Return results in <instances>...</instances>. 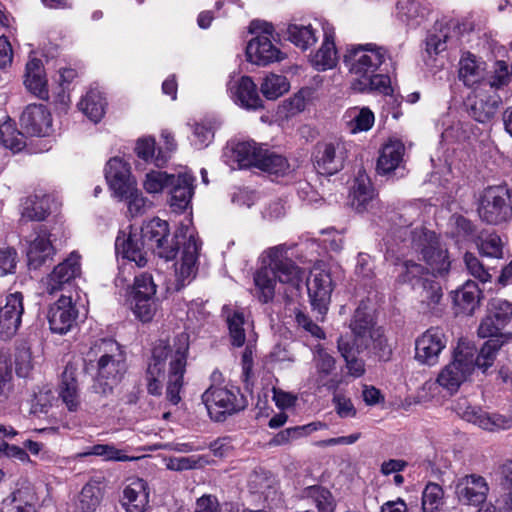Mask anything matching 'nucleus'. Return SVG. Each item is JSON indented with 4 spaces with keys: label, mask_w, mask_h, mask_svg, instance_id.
Wrapping results in <instances>:
<instances>
[{
    "label": "nucleus",
    "mask_w": 512,
    "mask_h": 512,
    "mask_svg": "<svg viewBox=\"0 0 512 512\" xmlns=\"http://www.w3.org/2000/svg\"><path fill=\"white\" fill-rule=\"evenodd\" d=\"M406 226L401 230V234L405 235L403 239V249H407L406 255L416 256L425 263V267L412 259L404 260L398 264L397 282L401 284H409L416 289L422 284L428 275L444 276L451 266L447 248H445L438 235L424 226L410 228L412 222L404 220Z\"/></svg>",
    "instance_id": "obj_1"
},
{
    "label": "nucleus",
    "mask_w": 512,
    "mask_h": 512,
    "mask_svg": "<svg viewBox=\"0 0 512 512\" xmlns=\"http://www.w3.org/2000/svg\"><path fill=\"white\" fill-rule=\"evenodd\" d=\"M139 234L145 246L166 261L175 258L179 249V239L185 240L181 257L175 263L173 289L179 291L194 279L197 272L200 243L192 228L188 225H181L174 237H170L168 223L154 218L143 225Z\"/></svg>",
    "instance_id": "obj_2"
},
{
    "label": "nucleus",
    "mask_w": 512,
    "mask_h": 512,
    "mask_svg": "<svg viewBox=\"0 0 512 512\" xmlns=\"http://www.w3.org/2000/svg\"><path fill=\"white\" fill-rule=\"evenodd\" d=\"M188 350L189 335L186 333L176 335L172 343L159 340L155 344L145 374L149 394L156 396L162 394L166 362L169 360L166 396L172 404L176 405L179 403Z\"/></svg>",
    "instance_id": "obj_3"
},
{
    "label": "nucleus",
    "mask_w": 512,
    "mask_h": 512,
    "mask_svg": "<svg viewBox=\"0 0 512 512\" xmlns=\"http://www.w3.org/2000/svg\"><path fill=\"white\" fill-rule=\"evenodd\" d=\"M352 338L341 336L338 350L345 360L348 374L358 378L365 373V363L361 354L375 355L380 359L388 358L390 350L380 327H376L366 305L361 304L355 310L350 323Z\"/></svg>",
    "instance_id": "obj_4"
},
{
    "label": "nucleus",
    "mask_w": 512,
    "mask_h": 512,
    "mask_svg": "<svg viewBox=\"0 0 512 512\" xmlns=\"http://www.w3.org/2000/svg\"><path fill=\"white\" fill-rule=\"evenodd\" d=\"M388 57L387 49L375 43L348 47L343 61L352 76L351 88L360 93L379 91L387 94L390 79L378 70Z\"/></svg>",
    "instance_id": "obj_5"
},
{
    "label": "nucleus",
    "mask_w": 512,
    "mask_h": 512,
    "mask_svg": "<svg viewBox=\"0 0 512 512\" xmlns=\"http://www.w3.org/2000/svg\"><path fill=\"white\" fill-rule=\"evenodd\" d=\"M498 351L497 343L485 342L478 351L469 341H459L451 362L438 374V384L450 392H456L472 376L476 368L485 373L493 366Z\"/></svg>",
    "instance_id": "obj_6"
},
{
    "label": "nucleus",
    "mask_w": 512,
    "mask_h": 512,
    "mask_svg": "<svg viewBox=\"0 0 512 512\" xmlns=\"http://www.w3.org/2000/svg\"><path fill=\"white\" fill-rule=\"evenodd\" d=\"M266 255L267 264L254 276L260 299L265 303L273 298L277 281L298 289L304 277V272L288 257V248L285 245L268 249Z\"/></svg>",
    "instance_id": "obj_7"
},
{
    "label": "nucleus",
    "mask_w": 512,
    "mask_h": 512,
    "mask_svg": "<svg viewBox=\"0 0 512 512\" xmlns=\"http://www.w3.org/2000/svg\"><path fill=\"white\" fill-rule=\"evenodd\" d=\"M85 362H97V383L94 390L107 394L112 391L126 372L125 354L120 345L112 339H101L90 347Z\"/></svg>",
    "instance_id": "obj_8"
},
{
    "label": "nucleus",
    "mask_w": 512,
    "mask_h": 512,
    "mask_svg": "<svg viewBox=\"0 0 512 512\" xmlns=\"http://www.w3.org/2000/svg\"><path fill=\"white\" fill-rule=\"evenodd\" d=\"M249 32L254 36L246 47L248 61L259 66H267L285 59L286 54L273 43L275 29L271 23L253 20L249 25Z\"/></svg>",
    "instance_id": "obj_9"
},
{
    "label": "nucleus",
    "mask_w": 512,
    "mask_h": 512,
    "mask_svg": "<svg viewBox=\"0 0 512 512\" xmlns=\"http://www.w3.org/2000/svg\"><path fill=\"white\" fill-rule=\"evenodd\" d=\"M210 418L220 422L246 406L244 396L235 386H218L212 384L202 395Z\"/></svg>",
    "instance_id": "obj_10"
},
{
    "label": "nucleus",
    "mask_w": 512,
    "mask_h": 512,
    "mask_svg": "<svg viewBox=\"0 0 512 512\" xmlns=\"http://www.w3.org/2000/svg\"><path fill=\"white\" fill-rule=\"evenodd\" d=\"M512 320V302L505 299H492L487 308V314L478 327V335L481 338H489L486 342L499 344V349L506 343L511 334L503 330Z\"/></svg>",
    "instance_id": "obj_11"
},
{
    "label": "nucleus",
    "mask_w": 512,
    "mask_h": 512,
    "mask_svg": "<svg viewBox=\"0 0 512 512\" xmlns=\"http://www.w3.org/2000/svg\"><path fill=\"white\" fill-rule=\"evenodd\" d=\"M478 214L488 224H502L512 219V189L493 186L480 197Z\"/></svg>",
    "instance_id": "obj_12"
},
{
    "label": "nucleus",
    "mask_w": 512,
    "mask_h": 512,
    "mask_svg": "<svg viewBox=\"0 0 512 512\" xmlns=\"http://www.w3.org/2000/svg\"><path fill=\"white\" fill-rule=\"evenodd\" d=\"M307 289L311 305L323 320L328 311L331 293L333 290L332 279L329 271L322 264L315 265L307 281Z\"/></svg>",
    "instance_id": "obj_13"
},
{
    "label": "nucleus",
    "mask_w": 512,
    "mask_h": 512,
    "mask_svg": "<svg viewBox=\"0 0 512 512\" xmlns=\"http://www.w3.org/2000/svg\"><path fill=\"white\" fill-rule=\"evenodd\" d=\"M448 338L440 328H430L415 341V359L424 365L438 363L439 356L446 348Z\"/></svg>",
    "instance_id": "obj_14"
},
{
    "label": "nucleus",
    "mask_w": 512,
    "mask_h": 512,
    "mask_svg": "<svg viewBox=\"0 0 512 512\" xmlns=\"http://www.w3.org/2000/svg\"><path fill=\"white\" fill-rule=\"evenodd\" d=\"M24 313L23 295L14 292L6 296L4 305L0 306V338L11 339L16 335Z\"/></svg>",
    "instance_id": "obj_15"
},
{
    "label": "nucleus",
    "mask_w": 512,
    "mask_h": 512,
    "mask_svg": "<svg viewBox=\"0 0 512 512\" xmlns=\"http://www.w3.org/2000/svg\"><path fill=\"white\" fill-rule=\"evenodd\" d=\"M227 91L231 99L242 108L257 110L263 106L257 87L249 76L231 75Z\"/></svg>",
    "instance_id": "obj_16"
},
{
    "label": "nucleus",
    "mask_w": 512,
    "mask_h": 512,
    "mask_svg": "<svg viewBox=\"0 0 512 512\" xmlns=\"http://www.w3.org/2000/svg\"><path fill=\"white\" fill-rule=\"evenodd\" d=\"M345 147L340 141L319 143L314 154L315 168L319 174L333 175L343 168Z\"/></svg>",
    "instance_id": "obj_17"
},
{
    "label": "nucleus",
    "mask_w": 512,
    "mask_h": 512,
    "mask_svg": "<svg viewBox=\"0 0 512 512\" xmlns=\"http://www.w3.org/2000/svg\"><path fill=\"white\" fill-rule=\"evenodd\" d=\"M78 310L71 297L61 296L49 307L47 319L50 330L56 334H66L75 326Z\"/></svg>",
    "instance_id": "obj_18"
},
{
    "label": "nucleus",
    "mask_w": 512,
    "mask_h": 512,
    "mask_svg": "<svg viewBox=\"0 0 512 512\" xmlns=\"http://www.w3.org/2000/svg\"><path fill=\"white\" fill-rule=\"evenodd\" d=\"M20 125L31 136H48L52 131V116L43 104H30L20 117Z\"/></svg>",
    "instance_id": "obj_19"
},
{
    "label": "nucleus",
    "mask_w": 512,
    "mask_h": 512,
    "mask_svg": "<svg viewBox=\"0 0 512 512\" xmlns=\"http://www.w3.org/2000/svg\"><path fill=\"white\" fill-rule=\"evenodd\" d=\"M489 490L487 480L478 474H469L459 478L455 487L459 501L474 506L486 501Z\"/></svg>",
    "instance_id": "obj_20"
},
{
    "label": "nucleus",
    "mask_w": 512,
    "mask_h": 512,
    "mask_svg": "<svg viewBox=\"0 0 512 512\" xmlns=\"http://www.w3.org/2000/svg\"><path fill=\"white\" fill-rule=\"evenodd\" d=\"M80 255L72 252L61 263H59L46 278L45 286L49 294H54L65 285L70 284L72 280L81 274Z\"/></svg>",
    "instance_id": "obj_21"
},
{
    "label": "nucleus",
    "mask_w": 512,
    "mask_h": 512,
    "mask_svg": "<svg viewBox=\"0 0 512 512\" xmlns=\"http://www.w3.org/2000/svg\"><path fill=\"white\" fill-rule=\"evenodd\" d=\"M264 149L255 141L248 140L236 143L224 152L225 162L232 169L257 167Z\"/></svg>",
    "instance_id": "obj_22"
},
{
    "label": "nucleus",
    "mask_w": 512,
    "mask_h": 512,
    "mask_svg": "<svg viewBox=\"0 0 512 512\" xmlns=\"http://www.w3.org/2000/svg\"><path fill=\"white\" fill-rule=\"evenodd\" d=\"M105 178L113 194H127L133 186L137 185L131 174L130 166L123 159L114 157L110 159L105 168Z\"/></svg>",
    "instance_id": "obj_23"
},
{
    "label": "nucleus",
    "mask_w": 512,
    "mask_h": 512,
    "mask_svg": "<svg viewBox=\"0 0 512 512\" xmlns=\"http://www.w3.org/2000/svg\"><path fill=\"white\" fill-rule=\"evenodd\" d=\"M80 374L79 364L69 362L61 376L59 397L70 412L78 411L81 406L78 381Z\"/></svg>",
    "instance_id": "obj_24"
},
{
    "label": "nucleus",
    "mask_w": 512,
    "mask_h": 512,
    "mask_svg": "<svg viewBox=\"0 0 512 512\" xmlns=\"http://www.w3.org/2000/svg\"><path fill=\"white\" fill-rule=\"evenodd\" d=\"M145 244L136 230L130 229L121 231L115 241V250L118 256L134 262L138 267H143L147 263Z\"/></svg>",
    "instance_id": "obj_25"
},
{
    "label": "nucleus",
    "mask_w": 512,
    "mask_h": 512,
    "mask_svg": "<svg viewBox=\"0 0 512 512\" xmlns=\"http://www.w3.org/2000/svg\"><path fill=\"white\" fill-rule=\"evenodd\" d=\"M457 24L453 20L437 21L426 40V52L438 55L457 42Z\"/></svg>",
    "instance_id": "obj_26"
},
{
    "label": "nucleus",
    "mask_w": 512,
    "mask_h": 512,
    "mask_svg": "<svg viewBox=\"0 0 512 512\" xmlns=\"http://www.w3.org/2000/svg\"><path fill=\"white\" fill-rule=\"evenodd\" d=\"M195 178L188 172L183 171L173 174V181L169 182L170 206L176 212L184 211L190 204L194 194Z\"/></svg>",
    "instance_id": "obj_27"
},
{
    "label": "nucleus",
    "mask_w": 512,
    "mask_h": 512,
    "mask_svg": "<svg viewBox=\"0 0 512 512\" xmlns=\"http://www.w3.org/2000/svg\"><path fill=\"white\" fill-rule=\"evenodd\" d=\"M149 503V487L141 478L129 479L124 486L121 504L126 512H144Z\"/></svg>",
    "instance_id": "obj_28"
},
{
    "label": "nucleus",
    "mask_w": 512,
    "mask_h": 512,
    "mask_svg": "<svg viewBox=\"0 0 512 512\" xmlns=\"http://www.w3.org/2000/svg\"><path fill=\"white\" fill-rule=\"evenodd\" d=\"M55 249L52 245L51 234L47 229L41 227L33 239L29 242L27 249L28 266L30 269H38L46 261L52 259Z\"/></svg>",
    "instance_id": "obj_29"
},
{
    "label": "nucleus",
    "mask_w": 512,
    "mask_h": 512,
    "mask_svg": "<svg viewBox=\"0 0 512 512\" xmlns=\"http://www.w3.org/2000/svg\"><path fill=\"white\" fill-rule=\"evenodd\" d=\"M405 146L401 140L389 139L381 148L376 169L381 175H387L400 168L404 163Z\"/></svg>",
    "instance_id": "obj_30"
},
{
    "label": "nucleus",
    "mask_w": 512,
    "mask_h": 512,
    "mask_svg": "<svg viewBox=\"0 0 512 512\" xmlns=\"http://www.w3.org/2000/svg\"><path fill=\"white\" fill-rule=\"evenodd\" d=\"M24 85L30 93L39 99L47 100L49 98L47 79L40 59L32 57L26 63Z\"/></svg>",
    "instance_id": "obj_31"
},
{
    "label": "nucleus",
    "mask_w": 512,
    "mask_h": 512,
    "mask_svg": "<svg viewBox=\"0 0 512 512\" xmlns=\"http://www.w3.org/2000/svg\"><path fill=\"white\" fill-rule=\"evenodd\" d=\"M335 359L321 345H316L313 350V365L315 368L314 380L318 387L335 388L336 384L328 380V376L335 369Z\"/></svg>",
    "instance_id": "obj_32"
},
{
    "label": "nucleus",
    "mask_w": 512,
    "mask_h": 512,
    "mask_svg": "<svg viewBox=\"0 0 512 512\" xmlns=\"http://www.w3.org/2000/svg\"><path fill=\"white\" fill-rule=\"evenodd\" d=\"M375 197V192L370 179L365 174H359L350 193V204L357 212L369 209Z\"/></svg>",
    "instance_id": "obj_33"
},
{
    "label": "nucleus",
    "mask_w": 512,
    "mask_h": 512,
    "mask_svg": "<svg viewBox=\"0 0 512 512\" xmlns=\"http://www.w3.org/2000/svg\"><path fill=\"white\" fill-rule=\"evenodd\" d=\"M428 13L426 0H398L397 17L408 26H419Z\"/></svg>",
    "instance_id": "obj_34"
},
{
    "label": "nucleus",
    "mask_w": 512,
    "mask_h": 512,
    "mask_svg": "<svg viewBox=\"0 0 512 512\" xmlns=\"http://www.w3.org/2000/svg\"><path fill=\"white\" fill-rule=\"evenodd\" d=\"M248 486L252 493L259 494L268 504L277 499L278 485L275 477L265 471H254L248 480Z\"/></svg>",
    "instance_id": "obj_35"
},
{
    "label": "nucleus",
    "mask_w": 512,
    "mask_h": 512,
    "mask_svg": "<svg viewBox=\"0 0 512 512\" xmlns=\"http://www.w3.org/2000/svg\"><path fill=\"white\" fill-rule=\"evenodd\" d=\"M337 60L338 57L333 35L325 28L322 45L311 57L310 61L317 70L325 71L335 67Z\"/></svg>",
    "instance_id": "obj_36"
},
{
    "label": "nucleus",
    "mask_w": 512,
    "mask_h": 512,
    "mask_svg": "<svg viewBox=\"0 0 512 512\" xmlns=\"http://www.w3.org/2000/svg\"><path fill=\"white\" fill-rule=\"evenodd\" d=\"M135 153L139 159L156 167H163L169 160V155L162 149H156V141L151 136H144L136 141Z\"/></svg>",
    "instance_id": "obj_37"
},
{
    "label": "nucleus",
    "mask_w": 512,
    "mask_h": 512,
    "mask_svg": "<svg viewBox=\"0 0 512 512\" xmlns=\"http://www.w3.org/2000/svg\"><path fill=\"white\" fill-rule=\"evenodd\" d=\"M223 313L226 316L232 344L237 347L242 346L246 340V329L251 326L250 323L245 319L243 311L224 306Z\"/></svg>",
    "instance_id": "obj_38"
},
{
    "label": "nucleus",
    "mask_w": 512,
    "mask_h": 512,
    "mask_svg": "<svg viewBox=\"0 0 512 512\" xmlns=\"http://www.w3.org/2000/svg\"><path fill=\"white\" fill-rule=\"evenodd\" d=\"M287 39L301 50H307L317 42L316 30L311 24L289 23Z\"/></svg>",
    "instance_id": "obj_39"
},
{
    "label": "nucleus",
    "mask_w": 512,
    "mask_h": 512,
    "mask_svg": "<svg viewBox=\"0 0 512 512\" xmlns=\"http://www.w3.org/2000/svg\"><path fill=\"white\" fill-rule=\"evenodd\" d=\"M78 107L92 122L97 123L105 114L106 101L98 89H91L81 99Z\"/></svg>",
    "instance_id": "obj_40"
},
{
    "label": "nucleus",
    "mask_w": 512,
    "mask_h": 512,
    "mask_svg": "<svg viewBox=\"0 0 512 512\" xmlns=\"http://www.w3.org/2000/svg\"><path fill=\"white\" fill-rule=\"evenodd\" d=\"M479 288L473 281H467L460 289L453 294V302L459 312L470 314L477 307L479 302Z\"/></svg>",
    "instance_id": "obj_41"
},
{
    "label": "nucleus",
    "mask_w": 512,
    "mask_h": 512,
    "mask_svg": "<svg viewBox=\"0 0 512 512\" xmlns=\"http://www.w3.org/2000/svg\"><path fill=\"white\" fill-rule=\"evenodd\" d=\"M257 168L274 176L276 179L288 176L292 169L287 159L275 152L264 150Z\"/></svg>",
    "instance_id": "obj_42"
},
{
    "label": "nucleus",
    "mask_w": 512,
    "mask_h": 512,
    "mask_svg": "<svg viewBox=\"0 0 512 512\" xmlns=\"http://www.w3.org/2000/svg\"><path fill=\"white\" fill-rule=\"evenodd\" d=\"M483 63L476 60L475 56L467 54L459 62V78L468 87H473L484 78Z\"/></svg>",
    "instance_id": "obj_43"
},
{
    "label": "nucleus",
    "mask_w": 512,
    "mask_h": 512,
    "mask_svg": "<svg viewBox=\"0 0 512 512\" xmlns=\"http://www.w3.org/2000/svg\"><path fill=\"white\" fill-rule=\"evenodd\" d=\"M345 123L352 134L368 131L374 124V114L368 108L353 107L344 115Z\"/></svg>",
    "instance_id": "obj_44"
},
{
    "label": "nucleus",
    "mask_w": 512,
    "mask_h": 512,
    "mask_svg": "<svg viewBox=\"0 0 512 512\" xmlns=\"http://www.w3.org/2000/svg\"><path fill=\"white\" fill-rule=\"evenodd\" d=\"M50 197L49 196H33L28 198L22 210V219L41 221L46 218L50 210Z\"/></svg>",
    "instance_id": "obj_45"
},
{
    "label": "nucleus",
    "mask_w": 512,
    "mask_h": 512,
    "mask_svg": "<svg viewBox=\"0 0 512 512\" xmlns=\"http://www.w3.org/2000/svg\"><path fill=\"white\" fill-rule=\"evenodd\" d=\"M102 498L101 488L97 483H87L81 490L76 502V512H94Z\"/></svg>",
    "instance_id": "obj_46"
},
{
    "label": "nucleus",
    "mask_w": 512,
    "mask_h": 512,
    "mask_svg": "<svg viewBox=\"0 0 512 512\" xmlns=\"http://www.w3.org/2000/svg\"><path fill=\"white\" fill-rule=\"evenodd\" d=\"M2 512H36L33 494L18 490L3 502Z\"/></svg>",
    "instance_id": "obj_47"
},
{
    "label": "nucleus",
    "mask_w": 512,
    "mask_h": 512,
    "mask_svg": "<svg viewBox=\"0 0 512 512\" xmlns=\"http://www.w3.org/2000/svg\"><path fill=\"white\" fill-rule=\"evenodd\" d=\"M289 88L290 84L285 76L271 73L264 78L260 89L267 99L275 100L286 93Z\"/></svg>",
    "instance_id": "obj_48"
},
{
    "label": "nucleus",
    "mask_w": 512,
    "mask_h": 512,
    "mask_svg": "<svg viewBox=\"0 0 512 512\" xmlns=\"http://www.w3.org/2000/svg\"><path fill=\"white\" fill-rule=\"evenodd\" d=\"M0 142L12 152H20L26 146L25 136L10 122L0 125Z\"/></svg>",
    "instance_id": "obj_49"
},
{
    "label": "nucleus",
    "mask_w": 512,
    "mask_h": 512,
    "mask_svg": "<svg viewBox=\"0 0 512 512\" xmlns=\"http://www.w3.org/2000/svg\"><path fill=\"white\" fill-rule=\"evenodd\" d=\"M131 309L140 321L149 322L153 319L158 309L155 296L143 298H130Z\"/></svg>",
    "instance_id": "obj_50"
},
{
    "label": "nucleus",
    "mask_w": 512,
    "mask_h": 512,
    "mask_svg": "<svg viewBox=\"0 0 512 512\" xmlns=\"http://www.w3.org/2000/svg\"><path fill=\"white\" fill-rule=\"evenodd\" d=\"M173 181V174L159 170H151L146 173L142 186L148 194H159Z\"/></svg>",
    "instance_id": "obj_51"
},
{
    "label": "nucleus",
    "mask_w": 512,
    "mask_h": 512,
    "mask_svg": "<svg viewBox=\"0 0 512 512\" xmlns=\"http://www.w3.org/2000/svg\"><path fill=\"white\" fill-rule=\"evenodd\" d=\"M444 492L440 485L429 483L422 493V511L439 512L443 505Z\"/></svg>",
    "instance_id": "obj_52"
},
{
    "label": "nucleus",
    "mask_w": 512,
    "mask_h": 512,
    "mask_svg": "<svg viewBox=\"0 0 512 512\" xmlns=\"http://www.w3.org/2000/svg\"><path fill=\"white\" fill-rule=\"evenodd\" d=\"M117 198L127 202L128 212L132 217L142 215L149 207V201L143 196L137 185L133 186V189L127 194H120Z\"/></svg>",
    "instance_id": "obj_53"
},
{
    "label": "nucleus",
    "mask_w": 512,
    "mask_h": 512,
    "mask_svg": "<svg viewBox=\"0 0 512 512\" xmlns=\"http://www.w3.org/2000/svg\"><path fill=\"white\" fill-rule=\"evenodd\" d=\"M499 99L485 102L482 99L475 101L470 108V116L480 123L489 122L495 115L499 106Z\"/></svg>",
    "instance_id": "obj_54"
},
{
    "label": "nucleus",
    "mask_w": 512,
    "mask_h": 512,
    "mask_svg": "<svg viewBox=\"0 0 512 512\" xmlns=\"http://www.w3.org/2000/svg\"><path fill=\"white\" fill-rule=\"evenodd\" d=\"M83 455L99 456L106 461H131L135 459L134 457L127 456L122 450L117 449L114 445L111 444L94 445L88 452H85Z\"/></svg>",
    "instance_id": "obj_55"
},
{
    "label": "nucleus",
    "mask_w": 512,
    "mask_h": 512,
    "mask_svg": "<svg viewBox=\"0 0 512 512\" xmlns=\"http://www.w3.org/2000/svg\"><path fill=\"white\" fill-rule=\"evenodd\" d=\"M419 287L422 288L420 301L425 304L427 308H434L440 303L443 293L438 282L428 278L425 279Z\"/></svg>",
    "instance_id": "obj_56"
},
{
    "label": "nucleus",
    "mask_w": 512,
    "mask_h": 512,
    "mask_svg": "<svg viewBox=\"0 0 512 512\" xmlns=\"http://www.w3.org/2000/svg\"><path fill=\"white\" fill-rule=\"evenodd\" d=\"M214 138V130L210 122H196L192 126L191 143L197 149L207 147Z\"/></svg>",
    "instance_id": "obj_57"
},
{
    "label": "nucleus",
    "mask_w": 512,
    "mask_h": 512,
    "mask_svg": "<svg viewBox=\"0 0 512 512\" xmlns=\"http://www.w3.org/2000/svg\"><path fill=\"white\" fill-rule=\"evenodd\" d=\"M156 285L150 274L143 273L135 277L134 285L130 293V298H143L155 296Z\"/></svg>",
    "instance_id": "obj_58"
},
{
    "label": "nucleus",
    "mask_w": 512,
    "mask_h": 512,
    "mask_svg": "<svg viewBox=\"0 0 512 512\" xmlns=\"http://www.w3.org/2000/svg\"><path fill=\"white\" fill-rule=\"evenodd\" d=\"M166 468L171 471H185L202 466L199 456L169 457L165 459Z\"/></svg>",
    "instance_id": "obj_59"
},
{
    "label": "nucleus",
    "mask_w": 512,
    "mask_h": 512,
    "mask_svg": "<svg viewBox=\"0 0 512 512\" xmlns=\"http://www.w3.org/2000/svg\"><path fill=\"white\" fill-rule=\"evenodd\" d=\"M13 374L11 365L4 357H0V402L6 400L12 391Z\"/></svg>",
    "instance_id": "obj_60"
},
{
    "label": "nucleus",
    "mask_w": 512,
    "mask_h": 512,
    "mask_svg": "<svg viewBox=\"0 0 512 512\" xmlns=\"http://www.w3.org/2000/svg\"><path fill=\"white\" fill-rule=\"evenodd\" d=\"M479 250L484 256L500 258L503 253V242L497 234H489L481 240Z\"/></svg>",
    "instance_id": "obj_61"
},
{
    "label": "nucleus",
    "mask_w": 512,
    "mask_h": 512,
    "mask_svg": "<svg viewBox=\"0 0 512 512\" xmlns=\"http://www.w3.org/2000/svg\"><path fill=\"white\" fill-rule=\"evenodd\" d=\"M336 414L340 418H355L357 409L351 398L342 393H335L332 399Z\"/></svg>",
    "instance_id": "obj_62"
},
{
    "label": "nucleus",
    "mask_w": 512,
    "mask_h": 512,
    "mask_svg": "<svg viewBox=\"0 0 512 512\" xmlns=\"http://www.w3.org/2000/svg\"><path fill=\"white\" fill-rule=\"evenodd\" d=\"M309 493L320 512H333L334 502L328 490L320 487H312Z\"/></svg>",
    "instance_id": "obj_63"
},
{
    "label": "nucleus",
    "mask_w": 512,
    "mask_h": 512,
    "mask_svg": "<svg viewBox=\"0 0 512 512\" xmlns=\"http://www.w3.org/2000/svg\"><path fill=\"white\" fill-rule=\"evenodd\" d=\"M464 262L469 273L481 282H487L490 279L489 272L484 268L480 260L472 253H466Z\"/></svg>",
    "instance_id": "obj_64"
}]
</instances>
